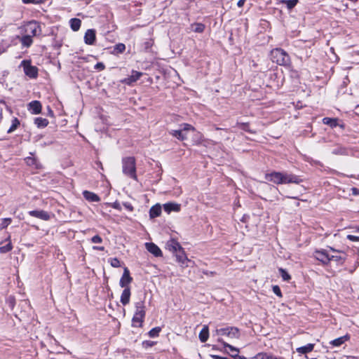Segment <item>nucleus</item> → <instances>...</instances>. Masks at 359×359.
<instances>
[{
	"label": "nucleus",
	"instance_id": "nucleus-61",
	"mask_svg": "<svg viewBox=\"0 0 359 359\" xmlns=\"http://www.w3.org/2000/svg\"><path fill=\"white\" fill-rule=\"evenodd\" d=\"M356 108L359 110V105H358Z\"/></svg>",
	"mask_w": 359,
	"mask_h": 359
},
{
	"label": "nucleus",
	"instance_id": "nucleus-50",
	"mask_svg": "<svg viewBox=\"0 0 359 359\" xmlns=\"http://www.w3.org/2000/svg\"><path fill=\"white\" fill-rule=\"evenodd\" d=\"M351 191H352V194L355 196H358L359 195V189L358 188H355V187H353L351 189Z\"/></svg>",
	"mask_w": 359,
	"mask_h": 359
},
{
	"label": "nucleus",
	"instance_id": "nucleus-3",
	"mask_svg": "<svg viewBox=\"0 0 359 359\" xmlns=\"http://www.w3.org/2000/svg\"><path fill=\"white\" fill-rule=\"evenodd\" d=\"M271 58L279 65H287L290 63L288 54L281 48H275L271 51Z\"/></svg>",
	"mask_w": 359,
	"mask_h": 359
},
{
	"label": "nucleus",
	"instance_id": "nucleus-58",
	"mask_svg": "<svg viewBox=\"0 0 359 359\" xmlns=\"http://www.w3.org/2000/svg\"><path fill=\"white\" fill-rule=\"evenodd\" d=\"M306 359H317L316 358H309L308 356H306Z\"/></svg>",
	"mask_w": 359,
	"mask_h": 359
},
{
	"label": "nucleus",
	"instance_id": "nucleus-54",
	"mask_svg": "<svg viewBox=\"0 0 359 359\" xmlns=\"http://www.w3.org/2000/svg\"><path fill=\"white\" fill-rule=\"evenodd\" d=\"M93 248L96 250H101L103 251L104 250V248L103 246H93Z\"/></svg>",
	"mask_w": 359,
	"mask_h": 359
},
{
	"label": "nucleus",
	"instance_id": "nucleus-15",
	"mask_svg": "<svg viewBox=\"0 0 359 359\" xmlns=\"http://www.w3.org/2000/svg\"><path fill=\"white\" fill-rule=\"evenodd\" d=\"M142 73L137 72V71H133L132 74L128 77L126 78L123 80V83H125L127 85H132L133 83L136 82L137 80L140 79L142 76Z\"/></svg>",
	"mask_w": 359,
	"mask_h": 359
},
{
	"label": "nucleus",
	"instance_id": "nucleus-10",
	"mask_svg": "<svg viewBox=\"0 0 359 359\" xmlns=\"http://www.w3.org/2000/svg\"><path fill=\"white\" fill-rule=\"evenodd\" d=\"M133 278L130 275V271L128 268H124L123 273L120 279L119 285L121 287L126 288L128 285L132 282Z\"/></svg>",
	"mask_w": 359,
	"mask_h": 359
},
{
	"label": "nucleus",
	"instance_id": "nucleus-42",
	"mask_svg": "<svg viewBox=\"0 0 359 359\" xmlns=\"http://www.w3.org/2000/svg\"><path fill=\"white\" fill-rule=\"evenodd\" d=\"M110 264L113 267H119L120 266V261L117 258L111 259Z\"/></svg>",
	"mask_w": 359,
	"mask_h": 359
},
{
	"label": "nucleus",
	"instance_id": "nucleus-38",
	"mask_svg": "<svg viewBox=\"0 0 359 359\" xmlns=\"http://www.w3.org/2000/svg\"><path fill=\"white\" fill-rule=\"evenodd\" d=\"M279 273L283 280L289 281L290 280L291 276L285 269H279Z\"/></svg>",
	"mask_w": 359,
	"mask_h": 359
},
{
	"label": "nucleus",
	"instance_id": "nucleus-44",
	"mask_svg": "<svg viewBox=\"0 0 359 359\" xmlns=\"http://www.w3.org/2000/svg\"><path fill=\"white\" fill-rule=\"evenodd\" d=\"M91 241L93 243H101L102 242V238L100 236L96 235L91 238Z\"/></svg>",
	"mask_w": 359,
	"mask_h": 359
},
{
	"label": "nucleus",
	"instance_id": "nucleus-40",
	"mask_svg": "<svg viewBox=\"0 0 359 359\" xmlns=\"http://www.w3.org/2000/svg\"><path fill=\"white\" fill-rule=\"evenodd\" d=\"M273 355L266 353H259L255 357V359H272Z\"/></svg>",
	"mask_w": 359,
	"mask_h": 359
},
{
	"label": "nucleus",
	"instance_id": "nucleus-43",
	"mask_svg": "<svg viewBox=\"0 0 359 359\" xmlns=\"http://www.w3.org/2000/svg\"><path fill=\"white\" fill-rule=\"evenodd\" d=\"M272 290H273V292L277 295L279 297H282V293H281V291H280V289L279 287V286L278 285H273V287H272Z\"/></svg>",
	"mask_w": 359,
	"mask_h": 359
},
{
	"label": "nucleus",
	"instance_id": "nucleus-16",
	"mask_svg": "<svg viewBox=\"0 0 359 359\" xmlns=\"http://www.w3.org/2000/svg\"><path fill=\"white\" fill-rule=\"evenodd\" d=\"M147 250L156 257H160L162 255L161 249L153 243H147L145 244Z\"/></svg>",
	"mask_w": 359,
	"mask_h": 359
},
{
	"label": "nucleus",
	"instance_id": "nucleus-9",
	"mask_svg": "<svg viewBox=\"0 0 359 359\" xmlns=\"http://www.w3.org/2000/svg\"><path fill=\"white\" fill-rule=\"evenodd\" d=\"M28 214L32 217H36L44 221H48L50 218V214L43 210H31L28 212Z\"/></svg>",
	"mask_w": 359,
	"mask_h": 359
},
{
	"label": "nucleus",
	"instance_id": "nucleus-57",
	"mask_svg": "<svg viewBox=\"0 0 359 359\" xmlns=\"http://www.w3.org/2000/svg\"><path fill=\"white\" fill-rule=\"evenodd\" d=\"M151 43L150 42H147L146 43V48H149V46H151Z\"/></svg>",
	"mask_w": 359,
	"mask_h": 359
},
{
	"label": "nucleus",
	"instance_id": "nucleus-35",
	"mask_svg": "<svg viewBox=\"0 0 359 359\" xmlns=\"http://www.w3.org/2000/svg\"><path fill=\"white\" fill-rule=\"evenodd\" d=\"M298 1L299 0H282L281 3L286 4L287 8L291 10L297 4Z\"/></svg>",
	"mask_w": 359,
	"mask_h": 359
},
{
	"label": "nucleus",
	"instance_id": "nucleus-46",
	"mask_svg": "<svg viewBox=\"0 0 359 359\" xmlns=\"http://www.w3.org/2000/svg\"><path fill=\"white\" fill-rule=\"evenodd\" d=\"M123 206L127 209L128 210L132 212L133 210V206L129 203H124Z\"/></svg>",
	"mask_w": 359,
	"mask_h": 359
},
{
	"label": "nucleus",
	"instance_id": "nucleus-5",
	"mask_svg": "<svg viewBox=\"0 0 359 359\" xmlns=\"http://www.w3.org/2000/svg\"><path fill=\"white\" fill-rule=\"evenodd\" d=\"M24 34L31 37L36 36L41 34V29L39 24L36 21L27 22L23 27Z\"/></svg>",
	"mask_w": 359,
	"mask_h": 359
},
{
	"label": "nucleus",
	"instance_id": "nucleus-47",
	"mask_svg": "<svg viewBox=\"0 0 359 359\" xmlns=\"http://www.w3.org/2000/svg\"><path fill=\"white\" fill-rule=\"evenodd\" d=\"M104 65L102 62H98L95 65V68L99 70H103L104 69Z\"/></svg>",
	"mask_w": 359,
	"mask_h": 359
},
{
	"label": "nucleus",
	"instance_id": "nucleus-19",
	"mask_svg": "<svg viewBox=\"0 0 359 359\" xmlns=\"http://www.w3.org/2000/svg\"><path fill=\"white\" fill-rule=\"evenodd\" d=\"M163 209L167 213L171 212H179L180 210V205L175 203H167L163 205Z\"/></svg>",
	"mask_w": 359,
	"mask_h": 359
},
{
	"label": "nucleus",
	"instance_id": "nucleus-13",
	"mask_svg": "<svg viewBox=\"0 0 359 359\" xmlns=\"http://www.w3.org/2000/svg\"><path fill=\"white\" fill-rule=\"evenodd\" d=\"M96 39L95 30L93 29H88L84 36V41L88 45L94 44Z\"/></svg>",
	"mask_w": 359,
	"mask_h": 359
},
{
	"label": "nucleus",
	"instance_id": "nucleus-17",
	"mask_svg": "<svg viewBox=\"0 0 359 359\" xmlns=\"http://www.w3.org/2000/svg\"><path fill=\"white\" fill-rule=\"evenodd\" d=\"M17 38L20 41L23 48H29L33 43L32 37L29 35H26L24 33L21 36H18Z\"/></svg>",
	"mask_w": 359,
	"mask_h": 359
},
{
	"label": "nucleus",
	"instance_id": "nucleus-28",
	"mask_svg": "<svg viewBox=\"0 0 359 359\" xmlns=\"http://www.w3.org/2000/svg\"><path fill=\"white\" fill-rule=\"evenodd\" d=\"M190 29L196 33H202L205 29V25L202 23H193L191 25Z\"/></svg>",
	"mask_w": 359,
	"mask_h": 359
},
{
	"label": "nucleus",
	"instance_id": "nucleus-8",
	"mask_svg": "<svg viewBox=\"0 0 359 359\" xmlns=\"http://www.w3.org/2000/svg\"><path fill=\"white\" fill-rule=\"evenodd\" d=\"M282 172H272L265 175V179L267 181L273 182L276 184H283Z\"/></svg>",
	"mask_w": 359,
	"mask_h": 359
},
{
	"label": "nucleus",
	"instance_id": "nucleus-6",
	"mask_svg": "<svg viewBox=\"0 0 359 359\" xmlns=\"http://www.w3.org/2000/svg\"><path fill=\"white\" fill-rule=\"evenodd\" d=\"M20 66L23 68L25 74L30 79H36L38 76V68L32 65L30 60H22Z\"/></svg>",
	"mask_w": 359,
	"mask_h": 359
},
{
	"label": "nucleus",
	"instance_id": "nucleus-23",
	"mask_svg": "<svg viewBox=\"0 0 359 359\" xmlns=\"http://www.w3.org/2000/svg\"><path fill=\"white\" fill-rule=\"evenodd\" d=\"M27 109L32 112H41V104L39 101H32L28 104Z\"/></svg>",
	"mask_w": 359,
	"mask_h": 359
},
{
	"label": "nucleus",
	"instance_id": "nucleus-20",
	"mask_svg": "<svg viewBox=\"0 0 359 359\" xmlns=\"http://www.w3.org/2000/svg\"><path fill=\"white\" fill-rule=\"evenodd\" d=\"M144 318L145 316L144 315L134 313L132 319V325L136 327H142Z\"/></svg>",
	"mask_w": 359,
	"mask_h": 359
},
{
	"label": "nucleus",
	"instance_id": "nucleus-52",
	"mask_svg": "<svg viewBox=\"0 0 359 359\" xmlns=\"http://www.w3.org/2000/svg\"><path fill=\"white\" fill-rule=\"evenodd\" d=\"M24 4H36V0H22Z\"/></svg>",
	"mask_w": 359,
	"mask_h": 359
},
{
	"label": "nucleus",
	"instance_id": "nucleus-26",
	"mask_svg": "<svg viewBox=\"0 0 359 359\" xmlns=\"http://www.w3.org/2000/svg\"><path fill=\"white\" fill-rule=\"evenodd\" d=\"M209 337V330L208 325H204L199 333V339L201 342H205Z\"/></svg>",
	"mask_w": 359,
	"mask_h": 359
},
{
	"label": "nucleus",
	"instance_id": "nucleus-39",
	"mask_svg": "<svg viewBox=\"0 0 359 359\" xmlns=\"http://www.w3.org/2000/svg\"><path fill=\"white\" fill-rule=\"evenodd\" d=\"M161 328L159 327H156L153 329H151L149 332V335L150 337H156L158 336L159 334V332H161Z\"/></svg>",
	"mask_w": 359,
	"mask_h": 359
},
{
	"label": "nucleus",
	"instance_id": "nucleus-22",
	"mask_svg": "<svg viewBox=\"0 0 359 359\" xmlns=\"http://www.w3.org/2000/svg\"><path fill=\"white\" fill-rule=\"evenodd\" d=\"M130 287H126V288H124L120 300L123 305H127L130 302Z\"/></svg>",
	"mask_w": 359,
	"mask_h": 359
},
{
	"label": "nucleus",
	"instance_id": "nucleus-12",
	"mask_svg": "<svg viewBox=\"0 0 359 359\" xmlns=\"http://www.w3.org/2000/svg\"><path fill=\"white\" fill-rule=\"evenodd\" d=\"M175 257L177 262H179L183 267L188 266V262H191V260L189 259L187 257L183 248L179 252H176Z\"/></svg>",
	"mask_w": 359,
	"mask_h": 359
},
{
	"label": "nucleus",
	"instance_id": "nucleus-27",
	"mask_svg": "<svg viewBox=\"0 0 359 359\" xmlns=\"http://www.w3.org/2000/svg\"><path fill=\"white\" fill-rule=\"evenodd\" d=\"M135 313L141 314L145 316V306L143 301H140L135 303Z\"/></svg>",
	"mask_w": 359,
	"mask_h": 359
},
{
	"label": "nucleus",
	"instance_id": "nucleus-30",
	"mask_svg": "<svg viewBox=\"0 0 359 359\" xmlns=\"http://www.w3.org/2000/svg\"><path fill=\"white\" fill-rule=\"evenodd\" d=\"M348 337L347 335L339 337L330 341V344L334 346H340L343 344L346 340H348Z\"/></svg>",
	"mask_w": 359,
	"mask_h": 359
},
{
	"label": "nucleus",
	"instance_id": "nucleus-59",
	"mask_svg": "<svg viewBox=\"0 0 359 359\" xmlns=\"http://www.w3.org/2000/svg\"><path fill=\"white\" fill-rule=\"evenodd\" d=\"M331 250L333 251V252H336V250L333 248H331Z\"/></svg>",
	"mask_w": 359,
	"mask_h": 359
},
{
	"label": "nucleus",
	"instance_id": "nucleus-48",
	"mask_svg": "<svg viewBox=\"0 0 359 359\" xmlns=\"http://www.w3.org/2000/svg\"><path fill=\"white\" fill-rule=\"evenodd\" d=\"M26 160L28 165H35V160L33 158L28 157Z\"/></svg>",
	"mask_w": 359,
	"mask_h": 359
},
{
	"label": "nucleus",
	"instance_id": "nucleus-36",
	"mask_svg": "<svg viewBox=\"0 0 359 359\" xmlns=\"http://www.w3.org/2000/svg\"><path fill=\"white\" fill-rule=\"evenodd\" d=\"M19 125H20L19 120L16 118H13L11 126L8 130V133H11L13 131H15Z\"/></svg>",
	"mask_w": 359,
	"mask_h": 359
},
{
	"label": "nucleus",
	"instance_id": "nucleus-41",
	"mask_svg": "<svg viewBox=\"0 0 359 359\" xmlns=\"http://www.w3.org/2000/svg\"><path fill=\"white\" fill-rule=\"evenodd\" d=\"M104 205L111 206L113 208H114L116 210H121V205H120V203L118 201H115V202H114L112 203H105Z\"/></svg>",
	"mask_w": 359,
	"mask_h": 359
},
{
	"label": "nucleus",
	"instance_id": "nucleus-45",
	"mask_svg": "<svg viewBox=\"0 0 359 359\" xmlns=\"http://www.w3.org/2000/svg\"><path fill=\"white\" fill-rule=\"evenodd\" d=\"M347 238L353 242H359V236L353 235H348Z\"/></svg>",
	"mask_w": 359,
	"mask_h": 359
},
{
	"label": "nucleus",
	"instance_id": "nucleus-25",
	"mask_svg": "<svg viewBox=\"0 0 359 359\" xmlns=\"http://www.w3.org/2000/svg\"><path fill=\"white\" fill-rule=\"evenodd\" d=\"M161 213V206L158 204L152 206L149 210L151 218L158 217Z\"/></svg>",
	"mask_w": 359,
	"mask_h": 359
},
{
	"label": "nucleus",
	"instance_id": "nucleus-51",
	"mask_svg": "<svg viewBox=\"0 0 359 359\" xmlns=\"http://www.w3.org/2000/svg\"><path fill=\"white\" fill-rule=\"evenodd\" d=\"M211 358H212L213 359H229L227 358H225V357H222L220 355H210Z\"/></svg>",
	"mask_w": 359,
	"mask_h": 359
},
{
	"label": "nucleus",
	"instance_id": "nucleus-18",
	"mask_svg": "<svg viewBox=\"0 0 359 359\" xmlns=\"http://www.w3.org/2000/svg\"><path fill=\"white\" fill-rule=\"evenodd\" d=\"M315 257L324 264H327L332 259V257H330V255L324 251H316Z\"/></svg>",
	"mask_w": 359,
	"mask_h": 359
},
{
	"label": "nucleus",
	"instance_id": "nucleus-1",
	"mask_svg": "<svg viewBox=\"0 0 359 359\" xmlns=\"http://www.w3.org/2000/svg\"><path fill=\"white\" fill-rule=\"evenodd\" d=\"M193 133L195 136L194 141L196 144L199 143L202 137L201 133L196 132L195 128L188 123H184L181 125L179 130H171L170 134L180 140H184L188 138L189 133Z\"/></svg>",
	"mask_w": 359,
	"mask_h": 359
},
{
	"label": "nucleus",
	"instance_id": "nucleus-11",
	"mask_svg": "<svg viewBox=\"0 0 359 359\" xmlns=\"http://www.w3.org/2000/svg\"><path fill=\"white\" fill-rule=\"evenodd\" d=\"M217 340L219 342L222 343V344L224 346V347L228 348L231 352L236 353L235 355H231V356L232 358H233L234 359H246V358L245 356H241V355H238V353L240 351L238 348L231 346V344L226 343L222 339H219Z\"/></svg>",
	"mask_w": 359,
	"mask_h": 359
},
{
	"label": "nucleus",
	"instance_id": "nucleus-31",
	"mask_svg": "<svg viewBox=\"0 0 359 359\" xmlns=\"http://www.w3.org/2000/svg\"><path fill=\"white\" fill-rule=\"evenodd\" d=\"M323 123H325L326 125H329L331 127H336L337 126L339 125L337 118L326 117L323 119Z\"/></svg>",
	"mask_w": 359,
	"mask_h": 359
},
{
	"label": "nucleus",
	"instance_id": "nucleus-33",
	"mask_svg": "<svg viewBox=\"0 0 359 359\" xmlns=\"http://www.w3.org/2000/svg\"><path fill=\"white\" fill-rule=\"evenodd\" d=\"M125 50H126L125 44H123L122 43H119L114 46L113 53H114V54L122 53L125 51Z\"/></svg>",
	"mask_w": 359,
	"mask_h": 359
},
{
	"label": "nucleus",
	"instance_id": "nucleus-55",
	"mask_svg": "<svg viewBox=\"0 0 359 359\" xmlns=\"http://www.w3.org/2000/svg\"><path fill=\"white\" fill-rule=\"evenodd\" d=\"M272 359H284V358H283L282 357H278V356H276L273 355L272 357Z\"/></svg>",
	"mask_w": 359,
	"mask_h": 359
},
{
	"label": "nucleus",
	"instance_id": "nucleus-14",
	"mask_svg": "<svg viewBox=\"0 0 359 359\" xmlns=\"http://www.w3.org/2000/svg\"><path fill=\"white\" fill-rule=\"evenodd\" d=\"M166 248L173 253H176L182 249L180 244L174 239H170L167 242Z\"/></svg>",
	"mask_w": 359,
	"mask_h": 359
},
{
	"label": "nucleus",
	"instance_id": "nucleus-24",
	"mask_svg": "<svg viewBox=\"0 0 359 359\" xmlns=\"http://www.w3.org/2000/svg\"><path fill=\"white\" fill-rule=\"evenodd\" d=\"M314 344H307L304 346L299 347L296 349L297 352L299 354H306L311 352L314 348Z\"/></svg>",
	"mask_w": 359,
	"mask_h": 359
},
{
	"label": "nucleus",
	"instance_id": "nucleus-60",
	"mask_svg": "<svg viewBox=\"0 0 359 359\" xmlns=\"http://www.w3.org/2000/svg\"><path fill=\"white\" fill-rule=\"evenodd\" d=\"M235 352H232V353L231 355H235Z\"/></svg>",
	"mask_w": 359,
	"mask_h": 359
},
{
	"label": "nucleus",
	"instance_id": "nucleus-53",
	"mask_svg": "<svg viewBox=\"0 0 359 359\" xmlns=\"http://www.w3.org/2000/svg\"><path fill=\"white\" fill-rule=\"evenodd\" d=\"M245 1H246V0H239V1H238V3H237V6H238V7H242V6L244 5V4H245Z\"/></svg>",
	"mask_w": 359,
	"mask_h": 359
},
{
	"label": "nucleus",
	"instance_id": "nucleus-7",
	"mask_svg": "<svg viewBox=\"0 0 359 359\" xmlns=\"http://www.w3.org/2000/svg\"><path fill=\"white\" fill-rule=\"evenodd\" d=\"M282 177L283 184L294 183L298 184L302 181L299 176L287 172H282Z\"/></svg>",
	"mask_w": 359,
	"mask_h": 359
},
{
	"label": "nucleus",
	"instance_id": "nucleus-32",
	"mask_svg": "<svg viewBox=\"0 0 359 359\" xmlns=\"http://www.w3.org/2000/svg\"><path fill=\"white\" fill-rule=\"evenodd\" d=\"M34 123L39 128H44L48 124V121L46 118L38 117L34 119Z\"/></svg>",
	"mask_w": 359,
	"mask_h": 359
},
{
	"label": "nucleus",
	"instance_id": "nucleus-2",
	"mask_svg": "<svg viewBox=\"0 0 359 359\" xmlns=\"http://www.w3.org/2000/svg\"><path fill=\"white\" fill-rule=\"evenodd\" d=\"M122 171L126 176L137 181L135 158L134 157H125L122 159Z\"/></svg>",
	"mask_w": 359,
	"mask_h": 359
},
{
	"label": "nucleus",
	"instance_id": "nucleus-21",
	"mask_svg": "<svg viewBox=\"0 0 359 359\" xmlns=\"http://www.w3.org/2000/svg\"><path fill=\"white\" fill-rule=\"evenodd\" d=\"M83 196L86 200L90 202H99L100 201V198L93 192L89 191H84L83 192Z\"/></svg>",
	"mask_w": 359,
	"mask_h": 359
},
{
	"label": "nucleus",
	"instance_id": "nucleus-34",
	"mask_svg": "<svg viewBox=\"0 0 359 359\" xmlns=\"http://www.w3.org/2000/svg\"><path fill=\"white\" fill-rule=\"evenodd\" d=\"M7 241H8V243L5 245L0 246V252L1 253H6L12 250V244L10 241V236H8Z\"/></svg>",
	"mask_w": 359,
	"mask_h": 359
},
{
	"label": "nucleus",
	"instance_id": "nucleus-49",
	"mask_svg": "<svg viewBox=\"0 0 359 359\" xmlns=\"http://www.w3.org/2000/svg\"><path fill=\"white\" fill-rule=\"evenodd\" d=\"M330 257H332V260H336V261H338V260H344V257H342L341 256L332 255V256H330Z\"/></svg>",
	"mask_w": 359,
	"mask_h": 359
},
{
	"label": "nucleus",
	"instance_id": "nucleus-29",
	"mask_svg": "<svg viewBox=\"0 0 359 359\" xmlns=\"http://www.w3.org/2000/svg\"><path fill=\"white\" fill-rule=\"evenodd\" d=\"M81 25V20L78 18H72L70 20V26L73 31L76 32L78 31Z\"/></svg>",
	"mask_w": 359,
	"mask_h": 359
},
{
	"label": "nucleus",
	"instance_id": "nucleus-37",
	"mask_svg": "<svg viewBox=\"0 0 359 359\" xmlns=\"http://www.w3.org/2000/svg\"><path fill=\"white\" fill-rule=\"evenodd\" d=\"M11 218H2L0 219V229H3L6 228L11 223Z\"/></svg>",
	"mask_w": 359,
	"mask_h": 359
},
{
	"label": "nucleus",
	"instance_id": "nucleus-56",
	"mask_svg": "<svg viewBox=\"0 0 359 359\" xmlns=\"http://www.w3.org/2000/svg\"><path fill=\"white\" fill-rule=\"evenodd\" d=\"M146 344L148 345V346H152L154 344V342L152 341H147Z\"/></svg>",
	"mask_w": 359,
	"mask_h": 359
},
{
	"label": "nucleus",
	"instance_id": "nucleus-4",
	"mask_svg": "<svg viewBox=\"0 0 359 359\" xmlns=\"http://www.w3.org/2000/svg\"><path fill=\"white\" fill-rule=\"evenodd\" d=\"M216 335L219 337V339H222L223 337H226L230 339H238L240 337V331L236 327H226L222 328L216 329Z\"/></svg>",
	"mask_w": 359,
	"mask_h": 359
}]
</instances>
